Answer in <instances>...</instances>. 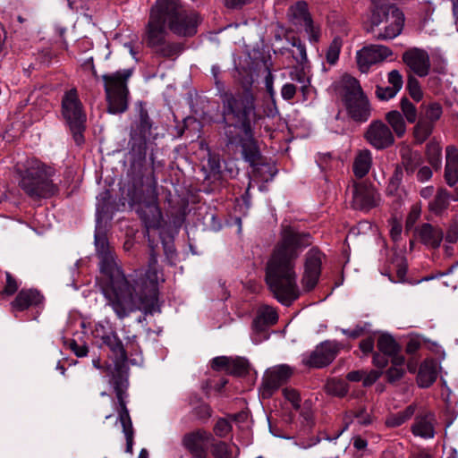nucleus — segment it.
Instances as JSON below:
<instances>
[{
  "mask_svg": "<svg viewBox=\"0 0 458 458\" xmlns=\"http://www.w3.org/2000/svg\"><path fill=\"white\" fill-rule=\"evenodd\" d=\"M208 168L210 173L216 174L220 171V162L217 157L209 154L208 158Z\"/></svg>",
  "mask_w": 458,
  "mask_h": 458,
  "instance_id": "nucleus-64",
  "label": "nucleus"
},
{
  "mask_svg": "<svg viewBox=\"0 0 458 458\" xmlns=\"http://www.w3.org/2000/svg\"><path fill=\"white\" fill-rule=\"evenodd\" d=\"M283 394L284 398L291 403L294 410H299L301 408V396L296 389L285 387L283 389Z\"/></svg>",
  "mask_w": 458,
  "mask_h": 458,
  "instance_id": "nucleus-49",
  "label": "nucleus"
},
{
  "mask_svg": "<svg viewBox=\"0 0 458 458\" xmlns=\"http://www.w3.org/2000/svg\"><path fill=\"white\" fill-rule=\"evenodd\" d=\"M102 341L119 360L124 362L127 360V352L115 332L112 331L110 334L103 335Z\"/></svg>",
  "mask_w": 458,
  "mask_h": 458,
  "instance_id": "nucleus-34",
  "label": "nucleus"
},
{
  "mask_svg": "<svg viewBox=\"0 0 458 458\" xmlns=\"http://www.w3.org/2000/svg\"><path fill=\"white\" fill-rule=\"evenodd\" d=\"M397 92L398 90L391 86H377L376 89V95L381 100H388L393 98L397 94Z\"/></svg>",
  "mask_w": 458,
  "mask_h": 458,
  "instance_id": "nucleus-54",
  "label": "nucleus"
},
{
  "mask_svg": "<svg viewBox=\"0 0 458 458\" xmlns=\"http://www.w3.org/2000/svg\"><path fill=\"white\" fill-rule=\"evenodd\" d=\"M288 21L295 27L302 28L309 35L311 42H318L320 38L319 27L315 25L304 1H298L291 5L287 11Z\"/></svg>",
  "mask_w": 458,
  "mask_h": 458,
  "instance_id": "nucleus-12",
  "label": "nucleus"
},
{
  "mask_svg": "<svg viewBox=\"0 0 458 458\" xmlns=\"http://www.w3.org/2000/svg\"><path fill=\"white\" fill-rule=\"evenodd\" d=\"M223 116L226 123L233 122V131L249 130L250 123L256 119L255 97L249 89L242 93L225 92L222 96Z\"/></svg>",
  "mask_w": 458,
  "mask_h": 458,
  "instance_id": "nucleus-6",
  "label": "nucleus"
},
{
  "mask_svg": "<svg viewBox=\"0 0 458 458\" xmlns=\"http://www.w3.org/2000/svg\"><path fill=\"white\" fill-rule=\"evenodd\" d=\"M353 416L357 419L358 422L361 425H369L371 423V416L367 411L365 406H360L353 411Z\"/></svg>",
  "mask_w": 458,
  "mask_h": 458,
  "instance_id": "nucleus-55",
  "label": "nucleus"
},
{
  "mask_svg": "<svg viewBox=\"0 0 458 458\" xmlns=\"http://www.w3.org/2000/svg\"><path fill=\"white\" fill-rule=\"evenodd\" d=\"M55 174V168L50 165L38 159H30L24 170L20 172L19 186L32 199L50 198L58 191L52 179Z\"/></svg>",
  "mask_w": 458,
  "mask_h": 458,
  "instance_id": "nucleus-5",
  "label": "nucleus"
},
{
  "mask_svg": "<svg viewBox=\"0 0 458 458\" xmlns=\"http://www.w3.org/2000/svg\"><path fill=\"white\" fill-rule=\"evenodd\" d=\"M131 74V69H124L102 76L105 82L109 113L114 114H122L127 110L129 94L127 81Z\"/></svg>",
  "mask_w": 458,
  "mask_h": 458,
  "instance_id": "nucleus-8",
  "label": "nucleus"
},
{
  "mask_svg": "<svg viewBox=\"0 0 458 458\" xmlns=\"http://www.w3.org/2000/svg\"><path fill=\"white\" fill-rule=\"evenodd\" d=\"M407 89L409 90V93L411 97L417 102H420L422 98L423 93L420 89V85L419 81L413 76L409 75L407 80Z\"/></svg>",
  "mask_w": 458,
  "mask_h": 458,
  "instance_id": "nucleus-48",
  "label": "nucleus"
},
{
  "mask_svg": "<svg viewBox=\"0 0 458 458\" xmlns=\"http://www.w3.org/2000/svg\"><path fill=\"white\" fill-rule=\"evenodd\" d=\"M95 246L97 255L100 259V271L108 278V282L102 287L103 294L107 305L112 308L120 319L126 318V313L131 310V299L121 293V287L126 284V276L118 266L106 235L96 232Z\"/></svg>",
  "mask_w": 458,
  "mask_h": 458,
  "instance_id": "nucleus-3",
  "label": "nucleus"
},
{
  "mask_svg": "<svg viewBox=\"0 0 458 458\" xmlns=\"http://www.w3.org/2000/svg\"><path fill=\"white\" fill-rule=\"evenodd\" d=\"M393 11L384 16V21L387 25L382 31L374 36L377 40H390L402 33L404 25V15L399 8H394Z\"/></svg>",
  "mask_w": 458,
  "mask_h": 458,
  "instance_id": "nucleus-21",
  "label": "nucleus"
},
{
  "mask_svg": "<svg viewBox=\"0 0 458 458\" xmlns=\"http://www.w3.org/2000/svg\"><path fill=\"white\" fill-rule=\"evenodd\" d=\"M391 1L392 0H371L372 9L369 22L366 25L367 32L373 33L375 28L383 23L384 16L392 12V9L397 8Z\"/></svg>",
  "mask_w": 458,
  "mask_h": 458,
  "instance_id": "nucleus-24",
  "label": "nucleus"
},
{
  "mask_svg": "<svg viewBox=\"0 0 458 458\" xmlns=\"http://www.w3.org/2000/svg\"><path fill=\"white\" fill-rule=\"evenodd\" d=\"M377 348L385 355H393L399 352L400 346L396 341L387 334L381 335L377 339Z\"/></svg>",
  "mask_w": 458,
  "mask_h": 458,
  "instance_id": "nucleus-40",
  "label": "nucleus"
},
{
  "mask_svg": "<svg viewBox=\"0 0 458 458\" xmlns=\"http://www.w3.org/2000/svg\"><path fill=\"white\" fill-rule=\"evenodd\" d=\"M428 156L431 165H438L441 157V148L437 144H429L428 146Z\"/></svg>",
  "mask_w": 458,
  "mask_h": 458,
  "instance_id": "nucleus-56",
  "label": "nucleus"
},
{
  "mask_svg": "<svg viewBox=\"0 0 458 458\" xmlns=\"http://www.w3.org/2000/svg\"><path fill=\"white\" fill-rule=\"evenodd\" d=\"M111 383L114 386L118 404V417L115 423L120 422L121 424L122 430L126 440L125 452L132 454L134 444V428L126 402L128 397L127 388L129 385L127 376L123 371L118 369L116 373L113 374Z\"/></svg>",
  "mask_w": 458,
  "mask_h": 458,
  "instance_id": "nucleus-7",
  "label": "nucleus"
},
{
  "mask_svg": "<svg viewBox=\"0 0 458 458\" xmlns=\"http://www.w3.org/2000/svg\"><path fill=\"white\" fill-rule=\"evenodd\" d=\"M451 195L446 189L440 188L428 203V209L435 215H441L449 206Z\"/></svg>",
  "mask_w": 458,
  "mask_h": 458,
  "instance_id": "nucleus-33",
  "label": "nucleus"
},
{
  "mask_svg": "<svg viewBox=\"0 0 458 458\" xmlns=\"http://www.w3.org/2000/svg\"><path fill=\"white\" fill-rule=\"evenodd\" d=\"M393 55L392 50L383 45L371 44L363 47L356 54L357 64L362 72H367L369 67L383 62Z\"/></svg>",
  "mask_w": 458,
  "mask_h": 458,
  "instance_id": "nucleus-18",
  "label": "nucleus"
},
{
  "mask_svg": "<svg viewBox=\"0 0 458 458\" xmlns=\"http://www.w3.org/2000/svg\"><path fill=\"white\" fill-rule=\"evenodd\" d=\"M289 78L300 84V89L306 95L310 85V77L308 74V64L293 65L289 72Z\"/></svg>",
  "mask_w": 458,
  "mask_h": 458,
  "instance_id": "nucleus-32",
  "label": "nucleus"
},
{
  "mask_svg": "<svg viewBox=\"0 0 458 458\" xmlns=\"http://www.w3.org/2000/svg\"><path fill=\"white\" fill-rule=\"evenodd\" d=\"M340 348V344L335 341H325L304 357L302 362L310 368H323L334 360Z\"/></svg>",
  "mask_w": 458,
  "mask_h": 458,
  "instance_id": "nucleus-14",
  "label": "nucleus"
},
{
  "mask_svg": "<svg viewBox=\"0 0 458 458\" xmlns=\"http://www.w3.org/2000/svg\"><path fill=\"white\" fill-rule=\"evenodd\" d=\"M212 454L215 458H233L229 446L225 442L212 444Z\"/></svg>",
  "mask_w": 458,
  "mask_h": 458,
  "instance_id": "nucleus-50",
  "label": "nucleus"
},
{
  "mask_svg": "<svg viewBox=\"0 0 458 458\" xmlns=\"http://www.w3.org/2000/svg\"><path fill=\"white\" fill-rule=\"evenodd\" d=\"M43 301V295L37 289H22L11 302V306L13 311H23L40 305Z\"/></svg>",
  "mask_w": 458,
  "mask_h": 458,
  "instance_id": "nucleus-23",
  "label": "nucleus"
},
{
  "mask_svg": "<svg viewBox=\"0 0 458 458\" xmlns=\"http://www.w3.org/2000/svg\"><path fill=\"white\" fill-rule=\"evenodd\" d=\"M416 411V405L411 404L403 411L390 414L386 420V425L389 428H396L411 420Z\"/></svg>",
  "mask_w": 458,
  "mask_h": 458,
  "instance_id": "nucleus-36",
  "label": "nucleus"
},
{
  "mask_svg": "<svg viewBox=\"0 0 458 458\" xmlns=\"http://www.w3.org/2000/svg\"><path fill=\"white\" fill-rule=\"evenodd\" d=\"M6 282L4 289L0 292V295H13L19 288V284L17 280L11 275V273L6 272Z\"/></svg>",
  "mask_w": 458,
  "mask_h": 458,
  "instance_id": "nucleus-51",
  "label": "nucleus"
},
{
  "mask_svg": "<svg viewBox=\"0 0 458 458\" xmlns=\"http://www.w3.org/2000/svg\"><path fill=\"white\" fill-rule=\"evenodd\" d=\"M403 176V167L401 165H397L394 170V173H393L390 180H389V188H391L392 191L396 190L399 187V185L402 182Z\"/></svg>",
  "mask_w": 458,
  "mask_h": 458,
  "instance_id": "nucleus-57",
  "label": "nucleus"
},
{
  "mask_svg": "<svg viewBox=\"0 0 458 458\" xmlns=\"http://www.w3.org/2000/svg\"><path fill=\"white\" fill-rule=\"evenodd\" d=\"M213 439L211 433L199 428L185 434L182 439V444L194 458H206L208 445Z\"/></svg>",
  "mask_w": 458,
  "mask_h": 458,
  "instance_id": "nucleus-17",
  "label": "nucleus"
},
{
  "mask_svg": "<svg viewBox=\"0 0 458 458\" xmlns=\"http://www.w3.org/2000/svg\"><path fill=\"white\" fill-rule=\"evenodd\" d=\"M437 363L434 360H425L420 366L417 383L420 387L430 386L437 379Z\"/></svg>",
  "mask_w": 458,
  "mask_h": 458,
  "instance_id": "nucleus-28",
  "label": "nucleus"
},
{
  "mask_svg": "<svg viewBox=\"0 0 458 458\" xmlns=\"http://www.w3.org/2000/svg\"><path fill=\"white\" fill-rule=\"evenodd\" d=\"M136 212L148 230L160 226L162 213L155 201L140 204Z\"/></svg>",
  "mask_w": 458,
  "mask_h": 458,
  "instance_id": "nucleus-25",
  "label": "nucleus"
},
{
  "mask_svg": "<svg viewBox=\"0 0 458 458\" xmlns=\"http://www.w3.org/2000/svg\"><path fill=\"white\" fill-rule=\"evenodd\" d=\"M421 107L422 111L420 117L433 124H435V123L441 117L443 113L442 106L437 102L422 105Z\"/></svg>",
  "mask_w": 458,
  "mask_h": 458,
  "instance_id": "nucleus-43",
  "label": "nucleus"
},
{
  "mask_svg": "<svg viewBox=\"0 0 458 458\" xmlns=\"http://www.w3.org/2000/svg\"><path fill=\"white\" fill-rule=\"evenodd\" d=\"M445 178L451 187L458 182V149L451 146L446 148Z\"/></svg>",
  "mask_w": 458,
  "mask_h": 458,
  "instance_id": "nucleus-27",
  "label": "nucleus"
},
{
  "mask_svg": "<svg viewBox=\"0 0 458 458\" xmlns=\"http://www.w3.org/2000/svg\"><path fill=\"white\" fill-rule=\"evenodd\" d=\"M277 319V313L272 307L262 306L252 322V327L256 331H263L267 326L276 324Z\"/></svg>",
  "mask_w": 458,
  "mask_h": 458,
  "instance_id": "nucleus-31",
  "label": "nucleus"
},
{
  "mask_svg": "<svg viewBox=\"0 0 458 458\" xmlns=\"http://www.w3.org/2000/svg\"><path fill=\"white\" fill-rule=\"evenodd\" d=\"M227 146L241 147L243 159L254 165L259 159L260 154L257 143L253 138L251 128L233 131L231 126L225 131Z\"/></svg>",
  "mask_w": 458,
  "mask_h": 458,
  "instance_id": "nucleus-11",
  "label": "nucleus"
},
{
  "mask_svg": "<svg viewBox=\"0 0 458 458\" xmlns=\"http://www.w3.org/2000/svg\"><path fill=\"white\" fill-rule=\"evenodd\" d=\"M152 126L153 123L148 113L142 103H140L138 119L131 124L130 133L131 149L140 156H145L146 154L147 143L151 137Z\"/></svg>",
  "mask_w": 458,
  "mask_h": 458,
  "instance_id": "nucleus-10",
  "label": "nucleus"
},
{
  "mask_svg": "<svg viewBox=\"0 0 458 458\" xmlns=\"http://www.w3.org/2000/svg\"><path fill=\"white\" fill-rule=\"evenodd\" d=\"M364 138L374 148L381 150L394 145V136L390 127L382 121H373L367 128Z\"/></svg>",
  "mask_w": 458,
  "mask_h": 458,
  "instance_id": "nucleus-16",
  "label": "nucleus"
},
{
  "mask_svg": "<svg viewBox=\"0 0 458 458\" xmlns=\"http://www.w3.org/2000/svg\"><path fill=\"white\" fill-rule=\"evenodd\" d=\"M231 429L232 427L225 419H219L214 427V432L219 437H226Z\"/></svg>",
  "mask_w": 458,
  "mask_h": 458,
  "instance_id": "nucleus-52",
  "label": "nucleus"
},
{
  "mask_svg": "<svg viewBox=\"0 0 458 458\" xmlns=\"http://www.w3.org/2000/svg\"><path fill=\"white\" fill-rule=\"evenodd\" d=\"M292 46L294 47V49H289L287 50V53L292 55L296 64H308L309 61L305 45L300 39L293 38Z\"/></svg>",
  "mask_w": 458,
  "mask_h": 458,
  "instance_id": "nucleus-42",
  "label": "nucleus"
},
{
  "mask_svg": "<svg viewBox=\"0 0 458 458\" xmlns=\"http://www.w3.org/2000/svg\"><path fill=\"white\" fill-rule=\"evenodd\" d=\"M342 334L348 336L351 339H356L361 336L365 333V327L357 325L353 329H340Z\"/></svg>",
  "mask_w": 458,
  "mask_h": 458,
  "instance_id": "nucleus-61",
  "label": "nucleus"
},
{
  "mask_svg": "<svg viewBox=\"0 0 458 458\" xmlns=\"http://www.w3.org/2000/svg\"><path fill=\"white\" fill-rule=\"evenodd\" d=\"M400 107L408 123H414L418 120L417 108L408 98H402Z\"/></svg>",
  "mask_w": 458,
  "mask_h": 458,
  "instance_id": "nucleus-45",
  "label": "nucleus"
},
{
  "mask_svg": "<svg viewBox=\"0 0 458 458\" xmlns=\"http://www.w3.org/2000/svg\"><path fill=\"white\" fill-rule=\"evenodd\" d=\"M230 365V358L225 356L214 358L211 361V368L214 370H225L228 373V369Z\"/></svg>",
  "mask_w": 458,
  "mask_h": 458,
  "instance_id": "nucleus-58",
  "label": "nucleus"
},
{
  "mask_svg": "<svg viewBox=\"0 0 458 458\" xmlns=\"http://www.w3.org/2000/svg\"><path fill=\"white\" fill-rule=\"evenodd\" d=\"M322 256V253L314 248L306 253L301 284L308 292L318 284L321 273Z\"/></svg>",
  "mask_w": 458,
  "mask_h": 458,
  "instance_id": "nucleus-19",
  "label": "nucleus"
},
{
  "mask_svg": "<svg viewBox=\"0 0 458 458\" xmlns=\"http://www.w3.org/2000/svg\"><path fill=\"white\" fill-rule=\"evenodd\" d=\"M69 346L77 357H85L89 352V348L86 344H79L75 340H72Z\"/></svg>",
  "mask_w": 458,
  "mask_h": 458,
  "instance_id": "nucleus-62",
  "label": "nucleus"
},
{
  "mask_svg": "<svg viewBox=\"0 0 458 458\" xmlns=\"http://www.w3.org/2000/svg\"><path fill=\"white\" fill-rule=\"evenodd\" d=\"M420 164L421 157L419 152L407 149L402 153V165L408 174H413Z\"/></svg>",
  "mask_w": 458,
  "mask_h": 458,
  "instance_id": "nucleus-41",
  "label": "nucleus"
},
{
  "mask_svg": "<svg viewBox=\"0 0 458 458\" xmlns=\"http://www.w3.org/2000/svg\"><path fill=\"white\" fill-rule=\"evenodd\" d=\"M157 263V259L151 247L148 270L144 274L140 270H136L130 276V279L126 277L125 285L121 287V293L131 299V310L126 313V317L141 309L150 313L155 311L158 295Z\"/></svg>",
  "mask_w": 458,
  "mask_h": 458,
  "instance_id": "nucleus-4",
  "label": "nucleus"
},
{
  "mask_svg": "<svg viewBox=\"0 0 458 458\" xmlns=\"http://www.w3.org/2000/svg\"><path fill=\"white\" fill-rule=\"evenodd\" d=\"M190 404L192 406V414L200 421H207L212 415L210 406L199 400L197 396L191 398Z\"/></svg>",
  "mask_w": 458,
  "mask_h": 458,
  "instance_id": "nucleus-38",
  "label": "nucleus"
},
{
  "mask_svg": "<svg viewBox=\"0 0 458 458\" xmlns=\"http://www.w3.org/2000/svg\"><path fill=\"white\" fill-rule=\"evenodd\" d=\"M293 373V369L286 364L274 366L267 369L260 388L262 397H271L282 385L287 382Z\"/></svg>",
  "mask_w": 458,
  "mask_h": 458,
  "instance_id": "nucleus-13",
  "label": "nucleus"
},
{
  "mask_svg": "<svg viewBox=\"0 0 458 458\" xmlns=\"http://www.w3.org/2000/svg\"><path fill=\"white\" fill-rule=\"evenodd\" d=\"M403 62L409 70L419 77L428 75L431 64L428 53L419 47L407 49L402 56Z\"/></svg>",
  "mask_w": 458,
  "mask_h": 458,
  "instance_id": "nucleus-20",
  "label": "nucleus"
},
{
  "mask_svg": "<svg viewBox=\"0 0 458 458\" xmlns=\"http://www.w3.org/2000/svg\"><path fill=\"white\" fill-rule=\"evenodd\" d=\"M349 115L357 122H366L370 116L368 98L363 95L344 100Z\"/></svg>",
  "mask_w": 458,
  "mask_h": 458,
  "instance_id": "nucleus-26",
  "label": "nucleus"
},
{
  "mask_svg": "<svg viewBox=\"0 0 458 458\" xmlns=\"http://www.w3.org/2000/svg\"><path fill=\"white\" fill-rule=\"evenodd\" d=\"M327 391L333 395L343 397L348 393V384L344 380L332 379L327 384Z\"/></svg>",
  "mask_w": 458,
  "mask_h": 458,
  "instance_id": "nucleus-46",
  "label": "nucleus"
},
{
  "mask_svg": "<svg viewBox=\"0 0 458 458\" xmlns=\"http://www.w3.org/2000/svg\"><path fill=\"white\" fill-rule=\"evenodd\" d=\"M342 46L343 40L341 36H335L331 41L326 53V59L329 64L334 65L336 64L339 59Z\"/></svg>",
  "mask_w": 458,
  "mask_h": 458,
  "instance_id": "nucleus-44",
  "label": "nucleus"
},
{
  "mask_svg": "<svg viewBox=\"0 0 458 458\" xmlns=\"http://www.w3.org/2000/svg\"><path fill=\"white\" fill-rule=\"evenodd\" d=\"M249 363L243 358L230 359L228 373L241 376L248 372Z\"/></svg>",
  "mask_w": 458,
  "mask_h": 458,
  "instance_id": "nucleus-47",
  "label": "nucleus"
},
{
  "mask_svg": "<svg viewBox=\"0 0 458 458\" xmlns=\"http://www.w3.org/2000/svg\"><path fill=\"white\" fill-rule=\"evenodd\" d=\"M199 15L184 8L181 0H157L151 8L144 40L148 47L165 58H176L183 49L181 43L169 42L167 29L181 37H191L197 32Z\"/></svg>",
  "mask_w": 458,
  "mask_h": 458,
  "instance_id": "nucleus-2",
  "label": "nucleus"
},
{
  "mask_svg": "<svg viewBox=\"0 0 458 458\" xmlns=\"http://www.w3.org/2000/svg\"><path fill=\"white\" fill-rule=\"evenodd\" d=\"M62 114L68 123L75 142H83L82 132L85 129L86 115L77 90L72 89L65 92L62 99Z\"/></svg>",
  "mask_w": 458,
  "mask_h": 458,
  "instance_id": "nucleus-9",
  "label": "nucleus"
},
{
  "mask_svg": "<svg viewBox=\"0 0 458 458\" xmlns=\"http://www.w3.org/2000/svg\"><path fill=\"white\" fill-rule=\"evenodd\" d=\"M341 84L344 90V100L358 98L364 95L359 81L352 76H343Z\"/></svg>",
  "mask_w": 458,
  "mask_h": 458,
  "instance_id": "nucleus-35",
  "label": "nucleus"
},
{
  "mask_svg": "<svg viewBox=\"0 0 458 458\" xmlns=\"http://www.w3.org/2000/svg\"><path fill=\"white\" fill-rule=\"evenodd\" d=\"M420 242L433 249L438 248L443 240V232L430 224H423L418 230Z\"/></svg>",
  "mask_w": 458,
  "mask_h": 458,
  "instance_id": "nucleus-29",
  "label": "nucleus"
},
{
  "mask_svg": "<svg viewBox=\"0 0 458 458\" xmlns=\"http://www.w3.org/2000/svg\"><path fill=\"white\" fill-rule=\"evenodd\" d=\"M405 374V370L403 368H397L395 366H391L386 371V377L389 383H395L400 380Z\"/></svg>",
  "mask_w": 458,
  "mask_h": 458,
  "instance_id": "nucleus-53",
  "label": "nucleus"
},
{
  "mask_svg": "<svg viewBox=\"0 0 458 458\" xmlns=\"http://www.w3.org/2000/svg\"><path fill=\"white\" fill-rule=\"evenodd\" d=\"M388 82L391 87L396 89L398 91L403 87V77L397 70H393L388 73Z\"/></svg>",
  "mask_w": 458,
  "mask_h": 458,
  "instance_id": "nucleus-59",
  "label": "nucleus"
},
{
  "mask_svg": "<svg viewBox=\"0 0 458 458\" xmlns=\"http://www.w3.org/2000/svg\"><path fill=\"white\" fill-rule=\"evenodd\" d=\"M435 124L419 117V120L413 129V136L417 142H424L433 132Z\"/></svg>",
  "mask_w": 458,
  "mask_h": 458,
  "instance_id": "nucleus-39",
  "label": "nucleus"
},
{
  "mask_svg": "<svg viewBox=\"0 0 458 458\" xmlns=\"http://www.w3.org/2000/svg\"><path fill=\"white\" fill-rule=\"evenodd\" d=\"M352 193V204L356 209L369 210L378 206L380 202L379 193L372 184L366 182L354 183Z\"/></svg>",
  "mask_w": 458,
  "mask_h": 458,
  "instance_id": "nucleus-15",
  "label": "nucleus"
},
{
  "mask_svg": "<svg viewBox=\"0 0 458 458\" xmlns=\"http://www.w3.org/2000/svg\"><path fill=\"white\" fill-rule=\"evenodd\" d=\"M311 242L310 233L299 232L289 225L282 227L280 239L267 263L266 282L274 297L284 305H291L300 296L296 261L303 249Z\"/></svg>",
  "mask_w": 458,
  "mask_h": 458,
  "instance_id": "nucleus-1",
  "label": "nucleus"
},
{
  "mask_svg": "<svg viewBox=\"0 0 458 458\" xmlns=\"http://www.w3.org/2000/svg\"><path fill=\"white\" fill-rule=\"evenodd\" d=\"M386 120L398 138H402L406 132V124L403 114L396 110L386 114Z\"/></svg>",
  "mask_w": 458,
  "mask_h": 458,
  "instance_id": "nucleus-37",
  "label": "nucleus"
},
{
  "mask_svg": "<svg viewBox=\"0 0 458 458\" xmlns=\"http://www.w3.org/2000/svg\"><path fill=\"white\" fill-rule=\"evenodd\" d=\"M436 417L430 411L419 413L411 425V430L416 437L428 439L435 436Z\"/></svg>",
  "mask_w": 458,
  "mask_h": 458,
  "instance_id": "nucleus-22",
  "label": "nucleus"
},
{
  "mask_svg": "<svg viewBox=\"0 0 458 458\" xmlns=\"http://www.w3.org/2000/svg\"><path fill=\"white\" fill-rule=\"evenodd\" d=\"M297 92V87L293 83H284L281 89V96L284 100H292Z\"/></svg>",
  "mask_w": 458,
  "mask_h": 458,
  "instance_id": "nucleus-60",
  "label": "nucleus"
},
{
  "mask_svg": "<svg viewBox=\"0 0 458 458\" xmlns=\"http://www.w3.org/2000/svg\"><path fill=\"white\" fill-rule=\"evenodd\" d=\"M372 166V154L370 150L364 148L357 152L353 164L352 171L357 178H363L368 174Z\"/></svg>",
  "mask_w": 458,
  "mask_h": 458,
  "instance_id": "nucleus-30",
  "label": "nucleus"
},
{
  "mask_svg": "<svg viewBox=\"0 0 458 458\" xmlns=\"http://www.w3.org/2000/svg\"><path fill=\"white\" fill-rule=\"evenodd\" d=\"M380 376H381V372L377 371V370H370L368 373L364 372V376L362 378L363 385L365 386H371L379 378Z\"/></svg>",
  "mask_w": 458,
  "mask_h": 458,
  "instance_id": "nucleus-63",
  "label": "nucleus"
}]
</instances>
